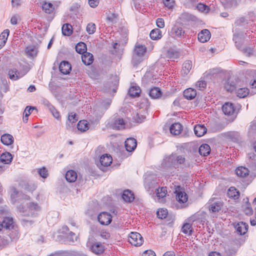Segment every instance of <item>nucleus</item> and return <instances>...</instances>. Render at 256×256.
I'll use <instances>...</instances> for the list:
<instances>
[{
	"label": "nucleus",
	"mask_w": 256,
	"mask_h": 256,
	"mask_svg": "<svg viewBox=\"0 0 256 256\" xmlns=\"http://www.w3.org/2000/svg\"><path fill=\"white\" fill-rule=\"evenodd\" d=\"M86 246L92 252L96 254H102L104 251V246L100 242L94 240H89Z\"/></svg>",
	"instance_id": "obj_1"
},
{
	"label": "nucleus",
	"mask_w": 256,
	"mask_h": 256,
	"mask_svg": "<svg viewBox=\"0 0 256 256\" xmlns=\"http://www.w3.org/2000/svg\"><path fill=\"white\" fill-rule=\"evenodd\" d=\"M156 176L153 174H147L145 175L144 185L147 190H150L151 188H155L159 182Z\"/></svg>",
	"instance_id": "obj_2"
},
{
	"label": "nucleus",
	"mask_w": 256,
	"mask_h": 256,
	"mask_svg": "<svg viewBox=\"0 0 256 256\" xmlns=\"http://www.w3.org/2000/svg\"><path fill=\"white\" fill-rule=\"evenodd\" d=\"M128 242L131 244L138 246L142 244L144 240L142 236L139 233L131 232L129 236Z\"/></svg>",
	"instance_id": "obj_3"
},
{
	"label": "nucleus",
	"mask_w": 256,
	"mask_h": 256,
	"mask_svg": "<svg viewBox=\"0 0 256 256\" xmlns=\"http://www.w3.org/2000/svg\"><path fill=\"white\" fill-rule=\"evenodd\" d=\"M112 158L110 155L104 154L100 158V164H98L99 168L104 172L106 168L109 166L112 162Z\"/></svg>",
	"instance_id": "obj_4"
},
{
	"label": "nucleus",
	"mask_w": 256,
	"mask_h": 256,
	"mask_svg": "<svg viewBox=\"0 0 256 256\" xmlns=\"http://www.w3.org/2000/svg\"><path fill=\"white\" fill-rule=\"evenodd\" d=\"M18 209L21 212H28V214H30L31 216H34L36 212L40 210V208L37 203L30 202L28 205L26 209L24 210V208L19 206ZM28 215L30 214H28Z\"/></svg>",
	"instance_id": "obj_5"
},
{
	"label": "nucleus",
	"mask_w": 256,
	"mask_h": 256,
	"mask_svg": "<svg viewBox=\"0 0 256 256\" xmlns=\"http://www.w3.org/2000/svg\"><path fill=\"white\" fill-rule=\"evenodd\" d=\"M98 220L102 225H108L112 222V216L108 212H102L98 215Z\"/></svg>",
	"instance_id": "obj_6"
},
{
	"label": "nucleus",
	"mask_w": 256,
	"mask_h": 256,
	"mask_svg": "<svg viewBox=\"0 0 256 256\" xmlns=\"http://www.w3.org/2000/svg\"><path fill=\"white\" fill-rule=\"evenodd\" d=\"M14 223V220L10 217H5L3 218L2 222H0V232L4 233L6 230L12 226Z\"/></svg>",
	"instance_id": "obj_7"
},
{
	"label": "nucleus",
	"mask_w": 256,
	"mask_h": 256,
	"mask_svg": "<svg viewBox=\"0 0 256 256\" xmlns=\"http://www.w3.org/2000/svg\"><path fill=\"white\" fill-rule=\"evenodd\" d=\"M168 161L174 165L184 164L186 162V158L184 156L172 154L168 157Z\"/></svg>",
	"instance_id": "obj_8"
},
{
	"label": "nucleus",
	"mask_w": 256,
	"mask_h": 256,
	"mask_svg": "<svg viewBox=\"0 0 256 256\" xmlns=\"http://www.w3.org/2000/svg\"><path fill=\"white\" fill-rule=\"evenodd\" d=\"M222 110L225 115L232 116L234 113L236 109L233 104L227 102L222 106Z\"/></svg>",
	"instance_id": "obj_9"
},
{
	"label": "nucleus",
	"mask_w": 256,
	"mask_h": 256,
	"mask_svg": "<svg viewBox=\"0 0 256 256\" xmlns=\"http://www.w3.org/2000/svg\"><path fill=\"white\" fill-rule=\"evenodd\" d=\"M14 227L13 223L12 226L8 230H6L4 232V234H8V236L12 242L16 241L19 238V232L16 229L14 228Z\"/></svg>",
	"instance_id": "obj_10"
},
{
	"label": "nucleus",
	"mask_w": 256,
	"mask_h": 256,
	"mask_svg": "<svg viewBox=\"0 0 256 256\" xmlns=\"http://www.w3.org/2000/svg\"><path fill=\"white\" fill-rule=\"evenodd\" d=\"M184 34V30L180 26L174 25L171 29L170 35L173 37L182 38Z\"/></svg>",
	"instance_id": "obj_11"
},
{
	"label": "nucleus",
	"mask_w": 256,
	"mask_h": 256,
	"mask_svg": "<svg viewBox=\"0 0 256 256\" xmlns=\"http://www.w3.org/2000/svg\"><path fill=\"white\" fill-rule=\"evenodd\" d=\"M137 143L135 138H130L125 141V148L128 152H131L135 150Z\"/></svg>",
	"instance_id": "obj_12"
},
{
	"label": "nucleus",
	"mask_w": 256,
	"mask_h": 256,
	"mask_svg": "<svg viewBox=\"0 0 256 256\" xmlns=\"http://www.w3.org/2000/svg\"><path fill=\"white\" fill-rule=\"evenodd\" d=\"M20 196H22V199L29 200L30 198L29 196L20 193L15 188H12L10 196L13 202L14 203L18 200V198Z\"/></svg>",
	"instance_id": "obj_13"
},
{
	"label": "nucleus",
	"mask_w": 256,
	"mask_h": 256,
	"mask_svg": "<svg viewBox=\"0 0 256 256\" xmlns=\"http://www.w3.org/2000/svg\"><path fill=\"white\" fill-rule=\"evenodd\" d=\"M210 32L207 29L201 30L198 34V40L201 42H206L210 38Z\"/></svg>",
	"instance_id": "obj_14"
},
{
	"label": "nucleus",
	"mask_w": 256,
	"mask_h": 256,
	"mask_svg": "<svg viewBox=\"0 0 256 256\" xmlns=\"http://www.w3.org/2000/svg\"><path fill=\"white\" fill-rule=\"evenodd\" d=\"M59 70L62 74H68L71 70V65L67 61H62L60 64Z\"/></svg>",
	"instance_id": "obj_15"
},
{
	"label": "nucleus",
	"mask_w": 256,
	"mask_h": 256,
	"mask_svg": "<svg viewBox=\"0 0 256 256\" xmlns=\"http://www.w3.org/2000/svg\"><path fill=\"white\" fill-rule=\"evenodd\" d=\"M235 228H236V232L238 234L240 235H244L246 232L248 230V225L246 224L245 222H241L238 223Z\"/></svg>",
	"instance_id": "obj_16"
},
{
	"label": "nucleus",
	"mask_w": 256,
	"mask_h": 256,
	"mask_svg": "<svg viewBox=\"0 0 256 256\" xmlns=\"http://www.w3.org/2000/svg\"><path fill=\"white\" fill-rule=\"evenodd\" d=\"M25 52L29 58L35 57L38 54V48L34 46H28L26 48Z\"/></svg>",
	"instance_id": "obj_17"
},
{
	"label": "nucleus",
	"mask_w": 256,
	"mask_h": 256,
	"mask_svg": "<svg viewBox=\"0 0 256 256\" xmlns=\"http://www.w3.org/2000/svg\"><path fill=\"white\" fill-rule=\"evenodd\" d=\"M182 130V126L178 122L172 124L170 128V133L175 136L179 134L181 132Z\"/></svg>",
	"instance_id": "obj_18"
},
{
	"label": "nucleus",
	"mask_w": 256,
	"mask_h": 256,
	"mask_svg": "<svg viewBox=\"0 0 256 256\" xmlns=\"http://www.w3.org/2000/svg\"><path fill=\"white\" fill-rule=\"evenodd\" d=\"M122 199L127 202H131L134 199V194L129 190H124L122 194Z\"/></svg>",
	"instance_id": "obj_19"
},
{
	"label": "nucleus",
	"mask_w": 256,
	"mask_h": 256,
	"mask_svg": "<svg viewBox=\"0 0 256 256\" xmlns=\"http://www.w3.org/2000/svg\"><path fill=\"white\" fill-rule=\"evenodd\" d=\"M82 60L85 65H90L94 61L93 55L90 52H86L82 55Z\"/></svg>",
	"instance_id": "obj_20"
},
{
	"label": "nucleus",
	"mask_w": 256,
	"mask_h": 256,
	"mask_svg": "<svg viewBox=\"0 0 256 256\" xmlns=\"http://www.w3.org/2000/svg\"><path fill=\"white\" fill-rule=\"evenodd\" d=\"M206 131L207 129L204 125L197 124L194 128V134L198 137L204 136Z\"/></svg>",
	"instance_id": "obj_21"
},
{
	"label": "nucleus",
	"mask_w": 256,
	"mask_h": 256,
	"mask_svg": "<svg viewBox=\"0 0 256 256\" xmlns=\"http://www.w3.org/2000/svg\"><path fill=\"white\" fill-rule=\"evenodd\" d=\"M14 138L12 135L8 134H5L1 136L2 142L6 146H9L13 144Z\"/></svg>",
	"instance_id": "obj_22"
},
{
	"label": "nucleus",
	"mask_w": 256,
	"mask_h": 256,
	"mask_svg": "<svg viewBox=\"0 0 256 256\" xmlns=\"http://www.w3.org/2000/svg\"><path fill=\"white\" fill-rule=\"evenodd\" d=\"M192 68V62L190 60L186 61L182 64L181 71L182 74L184 76L187 75L190 72Z\"/></svg>",
	"instance_id": "obj_23"
},
{
	"label": "nucleus",
	"mask_w": 256,
	"mask_h": 256,
	"mask_svg": "<svg viewBox=\"0 0 256 256\" xmlns=\"http://www.w3.org/2000/svg\"><path fill=\"white\" fill-rule=\"evenodd\" d=\"M78 177L76 172L74 170H68L65 176L66 180L70 182H74Z\"/></svg>",
	"instance_id": "obj_24"
},
{
	"label": "nucleus",
	"mask_w": 256,
	"mask_h": 256,
	"mask_svg": "<svg viewBox=\"0 0 256 256\" xmlns=\"http://www.w3.org/2000/svg\"><path fill=\"white\" fill-rule=\"evenodd\" d=\"M162 94V92L160 88L154 87L152 88L149 92V96L154 99L160 98Z\"/></svg>",
	"instance_id": "obj_25"
},
{
	"label": "nucleus",
	"mask_w": 256,
	"mask_h": 256,
	"mask_svg": "<svg viewBox=\"0 0 256 256\" xmlns=\"http://www.w3.org/2000/svg\"><path fill=\"white\" fill-rule=\"evenodd\" d=\"M183 94L184 96L186 99L192 100L196 96V90L192 88H188L184 90Z\"/></svg>",
	"instance_id": "obj_26"
},
{
	"label": "nucleus",
	"mask_w": 256,
	"mask_h": 256,
	"mask_svg": "<svg viewBox=\"0 0 256 256\" xmlns=\"http://www.w3.org/2000/svg\"><path fill=\"white\" fill-rule=\"evenodd\" d=\"M198 152L201 156H207L210 154V146L208 144H202L199 148Z\"/></svg>",
	"instance_id": "obj_27"
},
{
	"label": "nucleus",
	"mask_w": 256,
	"mask_h": 256,
	"mask_svg": "<svg viewBox=\"0 0 256 256\" xmlns=\"http://www.w3.org/2000/svg\"><path fill=\"white\" fill-rule=\"evenodd\" d=\"M10 30L6 29L0 34V50L5 45Z\"/></svg>",
	"instance_id": "obj_28"
},
{
	"label": "nucleus",
	"mask_w": 256,
	"mask_h": 256,
	"mask_svg": "<svg viewBox=\"0 0 256 256\" xmlns=\"http://www.w3.org/2000/svg\"><path fill=\"white\" fill-rule=\"evenodd\" d=\"M0 160L5 164H9L12 162V156L8 152L2 153L0 158Z\"/></svg>",
	"instance_id": "obj_29"
},
{
	"label": "nucleus",
	"mask_w": 256,
	"mask_h": 256,
	"mask_svg": "<svg viewBox=\"0 0 256 256\" xmlns=\"http://www.w3.org/2000/svg\"><path fill=\"white\" fill-rule=\"evenodd\" d=\"M236 173L238 176L242 178H244L248 175L249 170L245 167L240 166L236 170Z\"/></svg>",
	"instance_id": "obj_30"
},
{
	"label": "nucleus",
	"mask_w": 256,
	"mask_h": 256,
	"mask_svg": "<svg viewBox=\"0 0 256 256\" xmlns=\"http://www.w3.org/2000/svg\"><path fill=\"white\" fill-rule=\"evenodd\" d=\"M227 194L229 198L236 200L240 196V192L234 187L231 186L228 190Z\"/></svg>",
	"instance_id": "obj_31"
},
{
	"label": "nucleus",
	"mask_w": 256,
	"mask_h": 256,
	"mask_svg": "<svg viewBox=\"0 0 256 256\" xmlns=\"http://www.w3.org/2000/svg\"><path fill=\"white\" fill-rule=\"evenodd\" d=\"M150 36L153 40H159L162 37V31L159 28H154L150 32Z\"/></svg>",
	"instance_id": "obj_32"
},
{
	"label": "nucleus",
	"mask_w": 256,
	"mask_h": 256,
	"mask_svg": "<svg viewBox=\"0 0 256 256\" xmlns=\"http://www.w3.org/2000/svg\"><path fill=\"white\" fill-rule=\"evenodd\" d=\"M125 122L124 120L120 118H118L113 124V127L116 130L122 129L124 128Z\"/></svg>",
	"instance_id": "obj_33"
},
{
	"label": "nucleus",
	"mask_w": 256,
	"mask_h": 256,
	"mask_svg": "<svg viewBox=\"0 0 256 256\" xmlns=\"http://www.w3.org/2000/svg\"><path fill=\"white\" fill-rule=\"evenodd\" d=\"M72 32V26L68 24H65L62 26V33L64 36H70Z\"/></svg>",
	"instance_id": "obj_34"
},
{
	"label": "nucleus",
	"mask_w": 256,
	"mask_h": 256,
	"mask_svg": "<svg viewBox=\"0 0 256 256\" xmlns=\"http://www.w3.org/2000/svg\"><path fill=\"white\" fill-rule=\"evenodd\" d=\"M140 89L138 86H132L130 88L128 93L130 96L136 97L140 96Z\"/></svg>",
	"instance_id": "obj_35"
},
{
	"label": "nucleus",
	"mask_w": 256,
	"mask_h": 256,
	"mask_svg": "<svg viewBox=\"0 0 256 256\" xmlns=\"http://www.w3.org/2000/svg\"><path fill=\"white\" fill-rule=\"evenodd\" d=\"M75 48L76 52L80 54H82L86 52V46L83 42L78 43L76 46Z\"/></svg>",
	"instance_id": "obj_36"
},
{
	"label": "nucleus",
	"mask_w": 256,
	"mask_h": 256,
	"mask_svg": "<svg viewBox=\"0 0 256 256\" xmlns=\"http://www.w3.org/2000/svg\"><path fill=\"white\" fill-rule=\"evenodd\" d=\"M222 204L220 202H216L212 204L209 206V210L212 212H218L220 210Z\"/></svg>",
	"instance_id": "obj_37"
},
{
	"label": "nucleus",
	"mask_w": 256,
	"mask_h": 256,
	"mask_svg": "<svg viewBox=\"0 0 256 256\" xmlns=\"http://www.w3.org/2000/svg\"><path fill=\"white\" fill-rule=\"evenodd\" d=\"M190 220L192 222H198L200 224H204L205 222L204 219L202 218V215L198 213L195 214L190 218Z\"/></svg>",
	"instance_id": "obj_38"
},
{
	"label": "nucleus",
	"mask_w": 256,
	"mask_h": 256,
	"mask_svg": "<svg viewBox=\"0 0 256 256\" xmlns=\"http://www.w3.org/2000/svg\"><path fill=\"white\" fill-rule=\"evenodd\" d=\"M42 8L45 12L48 14H52L54 10V7L52 4L50 2H44L42 4Z\"/></svg>",
	"instance_id": "obj_39"
},
{
	"label": "nucleus",
	"mask_w": 256,
	"mask_h": 256,
	"mask_svg": "<svg viewBox=\"0 0 256 256\" xmlns=\"http://www.w3.org/2000/svg\"><path fill=\"white\" fill-rule=\"evenodd\" d=\"M236 95L240 98H244L246 97L249 94V90L247 88H239L236 92Z\"/></svg>",
	"instance_id": "obj_40"
},
{
	"label": "nucleus",
	"mask_w": 256,
	"mask_h": 256,
	"mask_svg": "<svg viewBox=\"0 0 256 256\" xmlns=\"http://www.w3.org/2000/svg\"><path fill=\"white\" fill-rule=\"evenodd\" d=\"M167 56L172 61H174L180 57V54L178 52L174 50H169L167 52Z\"/></svg>",
	"instance_id": "obj_41"
},
{
	"label": "nucleus",
	"mask_w": 256,
	"mask_h": 256,
	"mask_svg": "<svg viewBox=\"0 0 256 256\" xmlns=\"http://www.w3.org/2000/svg\"><path fill=\"white\" fill-rule=\"evenodd\" d=\"M146 52V48L145 46H136L134 50V54L137 56H143L144 53Z\"/></svg>",
	"instance_id": "obj_42"
},
{
	"label": "nucleus",
	"mask_w": 256,
	"mask_h": 256,
	"mask_svg": "<svg viewBox=\"0 0 256 256\" xmlns=\"http://www.w3.org/2000/svg\"><path fill=\"white\" fill-rule=\"evenodd\" d=\"M182 232L189 236L192 235V232H193L192 225L189 223L184 224L182 228Z\"/></svg>",
	"instance_id": "obj_43"
},
{
	"label": "nucleus",
	"mask_w": 256,
	"mask_h": 256,
	"mask_svg": "<svg viewBox=\"0 0 256 256\" xmlns=\"http://www.w3.org/2000/svg\"><path fill=\"white\" fill-rule=\"evenodd\" d=\"M77 128L81 132H85L88 129V123L86 120H80L78 124Z\"/></svg>",
	"instance_id": "obj_44"
},
{
	"label": "nucleus",
	"mask_w": 256,
	"mask_h": 256,
	"mask_svg": "<svg viewBox=\"0 0 256 256\" xmlns=\"http://www.w3.org/2000/svg\"><path fill=\"white\" fill-rule=\"evenodd\" d=\"M244 211L247 216L252 215L253 213V210L248 202V198H246V204L244 206Z\"/></svg>",
	"instance_id": "obj_45"
},
{
	"label": "nucleus",
	"mask_w": 256,
	"mask_h": 256,
	"mask_svg": "<svg viewBox=\"0 0 256 256\" xmlns=\"http://www.w3.org/2000/svg\"><path fill=\"white\" fill-rule=\"evenodd\" d=\"M78 120V117L74 112H70L68 116L66 124L70 126V123L73 124L76 122Z\"/></svg>",
	"instance_id": "obj_46"
},
{
	"label": "nucleus",
	"mask_w": 256,
	"mask_h": 256,
	"mask_svg": "<svg viewBox=\"0 0 256 256\" xmlns=\"http://www.w3.org/2000/svg\"><path fill=\"white\" fill-rule=\"evenodd\" d=\"M224 88L227 91L232 92L236 88V86L234 82H230V80H228L225 84Z\"/></svg>",
	"instance_id": "obj_47"
},
{
	"label": "nucleus",
	"mask_w": 256,
	"mask_h": 256,
	"mask_svg": "<svg viewBox=\"0 0 256 256\" xmlns=\"http://www.w3.org/2000/svg\"><path fill=\"white\" fill-rule=\"evenodd\" d=\"M143 56H137L136 54H134L132 58V62L134 66H137L140 62L142 61Z\"/></svg>",
	"instance_id": "obj_48"
},
{
	"label": "nucleus",
	"mask_w": 256,
	"mask_h": 256,
	"mask_svg": "<svg viewBox=\"0 0 256 256\" xmlns=\"http://www.w3.org/2000/svg\"><path fill=\"white\" fill-rule=\"evenodd\" d=\"M6 234V236H2L0 237V242L4 248L7 246L12 242L9 236H8V234Z\"/></svg>",
	"instance_id": "obj_49"
},
{
	"label": "nucleus",
	"mask_w": 256,
	"mask_h": 256,
	"mask_svg": "<svg viewBox=\"0 0 256 256\" xmlns=\"http://www.w3.org/2000/svg\"><path fill=\"white\" fill-rule=\"evenodd\" d=\"M176 199L180 202L184 203L186 202L188 196L185 192H180L178 194Z\"/></svg>",
	"instance_id": "obj_50"
},
{
	"label": "nucleus",
	"mask_w": 256,
	"mask_h": 256,
	"mask_svg": "<svg viewBox=\"0 0 256 256\" xmlns=\"http://www.w3.org/2000/svg\"><path fill=\"white\" fill-rule=\"evenodd\" d=\"M167 190L166 188L162 187L161 188H156V196L158 198H163L166 194Z\"/></svg>",
	"instance_id": "obj_51"
},
{
	"label": "nucleus",
	"mask_w": 256,
	"mask_h": 256,
	"mask_svg": "<svg viewBox=\"0 0 256 256\" xmlns=\"http://www.w3.org/2000/svg\"><path fill=\"white\" fill-rule=\"evenodd\" d=\"M244 54L246 56L250 57L254 55V48L250 46L246 47L242 50Z\"/></svg>",
	"instance_id": "obj_52"
},
{
	"label": "nucleus",
	"mask_w": 256,
	"mask_h": 256,
	"mask_svg": "<svg viewBox=\"0 0 256 256\" xmlns=\"http://www.w3.org/2000/svg\"><path fill=\"white\" fill-rule=\"evenodd\" d=\"M168 213L166 209L160 208L157 211L156 214L158 218L163 219L166 217Z\"/></svg>",
	"instance_id": "obj_53"
},
{
	"label": "nucleus",
	"mask_w": 256,
	"mask_h": 256,
	"mask_svg": "<svg viewBox=\"0 0 256 256\" xmlns=\"http://www.w3.org/2000/svg\"><path fill=\"white\" fill-rule=\"evenodd\" d=\"M19 72L16 69L11 70L8 71L9 77L11 80H16L18 78V74Z\"/></svg>",
	"instance_id": "obj_54"
},
{
	"label": "nucleus",
	"mask_w": 256,
	"mask_h": 256,
	"mask_svg": "<svg viewBox=\"0 0 256 256\" xmlns=\"http://www.w3.org/2000/svg\"><path fill=\"white\" fill-rule=\"evenodd\" d=\"M96 30V26L94 24L90 22L86 26V32L90 34H92L94 33Z\"/></svg>",
	"instance_id": "obj_55"
},
{
	"label": "nucleus",
	"mask_w": 256,
	"mask_h": 256,
	"mask_svg": "<svg viewBox=\"0 0 256 256\" xmlns=\"http://www.w3.org/2000/svg\"><path fill=\"white\" fill-rule=\"evenodd\" d=\"M233 40L235 42L236 47L238 49L241 50L242 48V43L238 35H234Z\"/></svg>",
	"instance_id": "obj_56"
},
{
	"label": "nucleus",
	"mask_w": 256,
	"mask_h": 256,
	"mask_svg": "<svg viewBox=\"0 0 256 256\" xmlns=\"http://www.w3.org/2000/svg\"><path fill=\"white\" fill-rule=\"evenodd\" d=\"M146 116L140 114H136L134 116V119L136 122L141 123L145 120Z\"/></svg>",
	"instance_id": "obj_57"
},
{
	"label": "nucleus",
	"mask_w": 256,
	"mask_h": 256,
	"mask_svg": "<svg viewBox=\"0 0 256 256\" xmlns=\"http://www.w3.org/2000/svg\"><path fill=\"white\" fill-rule=\"evenodd\" d=\"M38 172L40 176L44 178H47L48 176V172L47 170L44 167L41 168H39Z\"/></svg>",
	"instance_id": "obj_58"
},
{
	"label": "nucleus",
	"mask_w": 256,
	"mask_h": 256,
	"mask_svg": "<svg viewBox=\"0 0 256 256\" xmlns=\"http://www.w3.org/2000/svg\"><path fill=\"white\" fill-rule=\"evenodd\" d=\"M112 103V100L110 98H106L102 100V106L104 109L106 110L110 107Z\"/></svg>",
	"instance_id": "obj_59"
},
{
	"label": "nucleus",
	"mask_w": 256,
	"mask_h": 256,
	"mask_svg": "<svg viewBox=\"0 0 256 256\" xmlns=\"http://www.w3.org/2000/svg\"><path fill=\"white\" fill-rule=\"evenodd\" d=\"M196 86L200 90H201L206 88V82L205 80H201L196 82Z\"/></svg>",
	"instance_id": "obj_60"
},
{
	"label": "nucleus",
	"mask_w": 256,
	"mask_h": 256,
	"mask_svg": "<svg viewBox=\"0 0 256 256\" xmlns=\"http://www.w3.org/2000/svg\"><path fill=\"white\" fill-rule=\"evenodd\" d=\"M68 234V235L67 236V238L70 240V242H74L77 240L78 238L75 233L72 232H70Z\"/></svg>",
	"instance_id": "obj_61"
},
{
	"label": "nucleus",
	"mask_w": 256,
	"mask_h": 256,
	"mask_svg": "<svg viewBox=\"0 0 256 256\" xmlns=\"http://www.w3.org/2000/svg\"><path fill=\"white\" fill-rule=\"evenodd\" d=\"M106 20L110 22L116 23L117 20V15L114 14H110L108 16Z\"/></svg>",
	"instance_id": "obj_62"
},
{
	"label": "nucleus",
	"mask_w": 256,
	"mask_h": 256,
	"mask_svg": "<svg viewBox=\"0 0 256 256\" xmlns=\"http://www.w3.org/2000/svg\"><path fill=\"white\" fill-rule=\"evenodd\" d=\"M35 107L27 106H26L24 112V114H25L26 117H28L29 115L32 113L33 110L35 109Z\"/></svg>",
	"instance_id": "obj_63"
},
{
	"label": "nucleus",
	"mask_w": 256,
	"mask_h": 256,
	"mask_svg": "<svg viewBox=\"0 0 256 256\" xmlns=\"http://www.w3.org/2000/svg\"><path fill=\"white\" fill-rule=\"evenodd\" d=\"M156 26L160 28H162L164 27V21L162 18H158L156 20Z\"/></svg>",
	"instance_id": "obj_64"
}]
</instances>
